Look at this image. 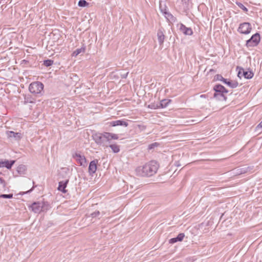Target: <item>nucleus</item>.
<instances>
[{"label": "nucleus", "mask_w": 262, "mask_h": 262, "mask_svg": "<svg viewBox=\"0 0 262 262\" xmlns=\"http://www.w3.org/2000/svg\"><path fill=\"white\" fill-rule=\"evenodd\" d=\"M159 165L156 161H151L136 169V174L140 177H149L157 172Z\"/></svg>", "instance_id": "1"}, {"label": "nucleus", "mask_w": 262, "mask_h": 262, "mask_svg": "<svg viewBox=\"0 0 262 262\" xmlns=\"http://www.w3.org/2000/svg\"><path fill=\"white\" fill-rule=\"evenodd\" d=\"M213 90L214 93L213 98L219 101H225L227 99V97L225 96V94L228 92V91L222 85L217 84L214 86Z\"/></svg>", "instance_id": "2"}, {"label": "nucleus", "mask_w": 262, "mask_h": 262, "mask_svg": "<svg viewBox=\"0 0 262 262\" xmlns=\"http://www.w3.org/2000/svg\"><path fill=\"white\" fill-rule=\"evenodd\" d=\"M107 132L103 133H96L92 135V137L95 143L103 147H108V139H107Z\"/></svg>", "instance_id": "3"}, {"label": "nucleus", "mask_w": 262, "mask_h": 262, "mask_svg": "<svg viewBox=\"0 0 262 262\" xmlns=\"http://www.w3.org/2000/svg\"><path fill=\"white\" fill-rule=\"evenodd\" d=\"M43 87V84L41 82H33L30 84L29 90L30 93L36 95L41 94Z\"/></svg>", "instance_id": "4"}, {"label": "nucleus", "mask_w": 262, "mask_h": 262, "mask_svg": "<svg viewBox=\"0 0 262 262\" xmlns=\"http://www.w3.org/2000/svg\"><path fill=\"white\" fill-rule=\"evenodd\" d=\"M31 210L35 213H38L41 211H44L48 209V205H46L43 202H34L29 206Z\"/></svg>", "instance_id": "5"}, {"label": "nucleus", "mask_w": 262, "mask_h": 262, "mask_svg": "<svg viewBox=\"0 0 262 262\" xmlns=\"http://www.w3.org/2000/svg\"><path fill=\"white\" fill-rule=\"evenodd\" d=\"M216 80L222 81L224 83L227 84L228 86L231 88H236L238 85V83L235 80H228L224 78L221 75L217 74L215 76Z\"/></svg>", "instance_id": "6"}, {"label": "nucleus", "mask_w": 262, "mask_h": 262, "mask_svg": "<svg viewBox=\"0 0 262 262\" xmlns=\"http://www.w3.org/2000/svg\"><path fill=\"white\" fill-rule=\"evenodd\" d=\"M260 40V34L258 33H256L247 40L246 46L247 48L256 47L258 45Z\"/></svg>", "instance_id": "7"}, {"label": "nucleus", "mask_w": 262, "mask_h": 262, "mask_svg": "<svg viewBox=\"0 0 262 262\" xmlns=\"http://www.w3.org/2000/svg\"><path fill=\"white\" fill-rule=\"evenodd\" d=\"M72 157L81 166L85 167L86 166V160L84 155L81 154L80 152H74Z\"/></svg>", "instance_id": "8"}, {"label": "nucleus", "mask_w": 262, "mask_h": 262, "mask_svg": "<svg viewBox=\"0 0 262 262\" xmlns=\"http://www.w3.org/2000/svg\"><path fill=\"white\" fill-rule=\"evenodd\" d=\"M251 29V26L249 23H243L239 25L237 31L240 33L248 34L250 33Z\"/></svg>", "instance_id": "9"}, {"label": "nucleus", "mask_w": 262, "mask_h": 262, "mask_svg": "<svg viewBox=\"0 0 262 262\" xmlns=\"http://www.w3.org/2000/svg\"><path fill=\"white\" fill-rule=\"evenodd\" d=\"M98 160H94L92 161L89 166V172L90 175H93L95 173L97 170V165L98 164Z\"/></svg>", "instance_id": "10"}, {"label": "nucleus", "mask_w": 262, "mask_h": 262, "mask_svg": "<svg viewBox=\"0 0 262 262\" xmlns=\"http://www.w3.org/2000/svg\"><path fill=\"white\" fill-rule=\"evenodd\" d=\"M180 31L185 35H192L193 31L191 28L186 27L183 24H181L179 28Z\"/></svg>", "instance_id": "11"}, {"label": "nucleus", "mask_w": 262, "mask_h": 262, "mask_svg": "<svg viewBox=\"0 0 262 262\" xmlns=\"http://www.w3.org/2000/svg\"><path fill=\"white\" fill-rule=\"evenodd\" d=\"M164 30L163 28H160L157 32V37L160 45H162L165 40Z\"/></svg>", "instance_id": "12"}, {"label": "nucleus", "mask_w": 262, "mask_h": 262, "mask_svg": "<svg viewBox=\"0 0 262 262\" xmlns=\"http://www.w3.org/2000/svg\"><path fill=\"white\" fill-rule=\"evenodd\" d=\"M108 124L111 126H123L127 127L128 125V123L123 120L113 121L108 122Z\"/></svg>", "instance_id": "13"}, {"label": "nucleus", "mask_w": 262, "mask_h": 262, "mask_svg": "<svg viewBox=\"0 0 262 262\" xmlns=\"http://www.w3.org/2000/svg\"><path fill=\"white\" fill-rule=\"evenodd\" d=\"M185 237V234L183 233H179L177 237L171 238L169 240V243L170 244H174L177 242H181L183 241L184 237Z\"/></svg>", "instance_id": "14"}, {"label": "nucleus", "mask_w": 262, "mask_h": 262, "mask_svg": "<svg viewBox=\"0 0 262 262\" xmlns=\"http://www.w3.org/2000/svg\"><path fill=\"white\" fill-rule=\"evenodd\" d=\"M15 160H5V161H3L2 160V164H1V167H5L7 169H10L11 168L13 164L15 163Z\"/></svg>", "instance_id": "15"}, {"label": "nucleus", "mask_w": 262, "mask_h": 262, "mask_svg": "<svg viewBox=\"0 0 262 262\" xmlns=\"http://www.w3.org/2000/svg\"><path fill=\"white\" fill-rule=\"evenodd\" d=\"M68 40L69 41L68 48H73V47L77 46V39L75 36L70 35L68 38Z\"/></svg>", "instance_id": "16"}, {"label": "nucleus", "mask_w": 262, "mask_h": 262, "mask_svg": "<svg viewBox=\"0 0 262 262\" xmlns=\"http://www.w3.org/2000/svg\"><path fill=\"white\" fill-rule=\"evenodd\" d=\"M252 168L250 167H244L243 168H238L236 169V174H242L251 170Z\"/></svg>", "instance_id": "17"}, {"label": "nucleus", "mask_w": 262, "mask_h": 262, "mask_svg": "<svg viewBox=\"0 0 262 262\" xmlns=\"http://www.w3.org/2000/svg\"><path fill=\"white\" fill-rule=\"evenodd\" d=\"M57 190L66 193V181H61L59 182Z\"/></svg>", "instance_id": "18"}, {"label": "nucleus", "mask_w": 262, "mask_h": 262, "mask_svg": "<svg viewBox=\"0 0 262 262\" xmlns=\"http://www.w3.org/2000/svg\"><path fill=\"white\" fill-rule=\"evenodd\" d=\"M85 51V47L83 46L81 48L76 49L74 51L72 54V56L73 57H76L80 53H84Z\"/></svg>", "instance_id": "19"}, {"label": "nucleus", "mask_w": 262, "mask_h": 262, "mask_svg": "<svg viewBox=\"0 0 262 262\" xmlns=\"http://www.w3.org/2000/svg\"><path fill=\"white\" fill-rule=\"evenodd\" d=\"M7 135L9 137H14L16 139H19L21 138V134L18 133H15L13 131H8L7 132Z\"/></svg>", "instance_id": "20"}, {"label": "nucleus", "mask_w": 262, "mask_h": 262, "mask_svg": "<svg viewBox=\"0 0 262 262\" xmlns=\"http://www.w3.org/2000/svg\"><path fill=\"white\" fill-rule=\"evenodd\" d=\"M164 15L165 18L169 21H175L176 20V17L167 11H164Z\"/></svg>", "instance_id": "21"}, {"label": "nucleus", "mask_w": 262, "mask_h": 262, "mask_svg": "<svg viewBox=\"0 0 262 262\" xmlns=\"http://www.w3.org/2000/svg\"><path fill=\"white\" fill-rule=\"evenodd\" d=\"M242 74L247 79H251L254 76V73L251 71H245L244 70Z\"/></svg>", "instance_id": "22"}, {"label": "nucleus", "mask_w": 262, "mask_h": 262, "mask_svg": "<svg viewBox=\"0 0 262 262\" xmlns=\"http://www.w3.org/2000/svg\"><path fill=\"white\" fill-rule=\"evenodd\" d=\"M114 153H118L120 151V146L116 144H109L108 146Z\"/></svg>", "instance_id": "23"}, {"label": "nucleus", "mask_w": 262, "mask_h": 262, "mask_svg": "<svg viewBox=\"0 0 262 262\" xmlns=\"http://www.w3.org/2000/svg\"><path fill=\"white\" fill-rule=\"evenodd\" d=\"M171 102L170 99H163L159 103V106L160 108L166 107L168 104Z\"/></svg>", "instance_id": "24"}, {"label": "nucleus", "mask_w": 262, "mask_h": 262, "mask_svg": "<svg viewBox=\"0 0 262 262\" xmlns=\"http://www.w3.org/2000/svg\"><path fill=\"white\" fill-rule=\"evenodd\" d=\"M106 135H107V139H108L109 143H110V141L112 139L118 140L119 139V136L117 134L107 132Z\"/></svg>", "instance_id": "25"}, {"label": "nucleus", "mask_w": 262, "mask_h": 262, "mask_svg": "<svg viewBox=\"0 0 262 262\" xmlns=\"http://www.w3.org/2000/svg\"><path fill=\"white\" fill-rule=\"evenodd\" d=\"M26 169H27L26 166L25 165L21 164V165H19L17 167L16 170L19 174H21L25 173V172L26 171Z\"/></svg>", "instance_id": "26"}, {"label": "nucleus", "mask_w": 262, "mask_h": 262, "mask_svg": "<svg viewBox=\"0 0 262 262\" xmlns=\"http://www.w3.org/2000/svg\"><path fill=\"white\" fill-rule=\"evenodd\" d=\"M35 99L30 95L26 96L25 97V103H34Z\"/></svg>", "instance_id": "27"}, {"label": "nucleus", "mask_w": 262, "mask_h": 262, "mask_svg": "<svg viewBox=\"0 0 262 262\" xmlns=\"http://www.w3.org/2000/svg\"><path fill=\"white\" fill-rule=\"evenodd\" d=\"M105 213L104 212H100L99 211H96L91 214V216L93 218L99 217L100 214L102 215H104Z\"/></svg>", "instance_id": "28"}, {"label": "nucleus", "mask_w": 262, "mask_h": 262, "mask_svg": "<svg viewBox=\"0 0 262 262\" xmlns=\"http://www.w3.org/2000/svg\"><path fill=\"white\" fill-rule=\"evenodd\" d=\"M89 5V3H88L85 0H79L78 3V6L80 7H85L88 6Z\"/></svg>", "instance_id": "29"}, {"label": "nucleus", "mask_w": 262, "mask_h": 262, "mask_svg": "<svg viewBox=\"0 0 262 262\" xmlns=\"http://www.w3.org/2000/svg\"><path fill=\"white\" fill-rule=\"evenodd\" d=\"M148 107L151 109H157L160 108L159 102L151 103L150 104L148 105Z\"/></svg>", "instance_id": "30"}, {"label": "nucleus", "mask_w": 262, "mask_h": 262, "mask_svg": "<svg viewBox=\"0 0 262 262\" xmlns=\"http://www.w3.org/2000/svg\"><path fill=\"white\" fill-rule=\"evenodd\" d=\"M53 63V60L51 59H46L43 61V65L47 67L52 66Z\"/></svg>", "instance_id": "31"}, {"label": "nucleus", "mask_w": 262, "mask_h": 262, "mask_svg": "<svg viewBox=\"0 0 262 262\" xmlns=\"http://www.w3.org/2000/svg\"><path fill=\"white\" fill-rule=\"evenodd\" d=\"M182 2L185 9H189L190 0H182Z\"/></svg>", "instance_id": "32"}, {"label": "nucleus", "mask_w": 262, "mask_h": 262, "mask_svg": "<svg viewBox=\"0 0 262 262\" xmlns=\"http://www.w3.org/2000/svg\"><path fill=\"white\" fill-rule=\"evenodd\" d=\"M236 4L244 12H247L248 11V9L241 3L236 2Z\"/></svg>", "instance_id": "33"}, {"label": "nucleus", "mask_w": 262, "mask_h": 262, "mask_svg": "<svg viewBox=\"0 0 262 262\" xmlns=\"http://www.w3.org/2000/svg\"><path fill=\"white\" fill-rule=\"evenodd\" d=\"M0 198L3 199H11L13 198V194H2L0 195Z\"/></svg>", "instance_id": "34"}, {"label": "nucleus", "mask_w": 262, "mask_h": 262, "mask_svg": "<svg viewBox=\"0 0 262 262\" xmlns=\"http://www.w3.org/2000/svg\"><path fill=\"white\" fill-rule=\"evenodd\" d=\"M243 70H244V69H243V68H241L239 69V70L238 72L237 76H238L239 78H241L242 76H243V74H243Z\"/></svg>", "instance_id": "35"}, {"label": "nucleus", "mask_w": 262, "mask_h": 262, "mask_svg": "<svg viewBox=\"0 0 262 262\" xmlns=\"http://www.w3.org/2000/svg\"><path fill=\"white\" fill-rule=\"evenodd\" d=\"M157 145H158V143L156 142L150 144L148 145V149H151L154 148L155 147L157 146Z\"/></svg>", "instance_id": "36"}, {"label": "nucleus", "mask_w": 262, "mask_h": 262, "mask_svg": "<svg viewBox=\"0 0 262 262\" xmlns=\"http://www.w3.org/2000/svg\"><path fill=\"white\" fill-rule=\"evenodd\" d=\"M160 9L161 11V12L164 14V11H167V10H166V7L164 6L163 8L162 7V5H161V4L160 3Z\"/></svg>", "instance_id": "37"}, {"label": "nucleus", "mask_w": 262, "mask_h": 262, "mask_svg": "<svg viewBox=\"0 0 262 262\" xmlns=\"http://www.w3.org/2000/svg\"><path fill=\"white\" fill-rule=\"evenodd\" d=\"M128 74V72L122 74L121 75V77L123 79H125L127 77Z\"/></svg>", "instance_id": "38"}, {"label": "nucleus", "mask_w": 262, "mask_h": 262, "mask_svg": "<svg viewBox=\"0 0 262 262\" xmlns=\"http://www.w3.org/2000/svg\"><path fill=\"white\" fill-rule=\"evenodd\" d=\"M138 126L139 128L141 130H143L146 128V127L144 125H138Z\"/></svg>", "instance_id": "39"}, {"label": "nucleus", "mask_w": 262, "mask_h": 262, "mask_svg": "<svg viewBox=\"0 0 262 262\" xmlns=\"http://www.w3.org/2000/svg\"><path fill=\"white\" fill-rule=\"evenodd\" d=\"M259 128H262V121L256 126V129L258 130Z\"/></svg>", "instance_id": "40"}, {"label": "nucleus", "mask_w": 262, "mask_h": 262, "mask_svg": "<svg viewBox=\"0 0 262 262\" xmlns=\"http://www.w3.org/2000/svg\"><path fill=\"white\" fill-rule=\"evenodd\" d=\"M0 184H3L4 187L5 186V182L2 178H0Z\"/></svg>", "instance_id": "41"}, {"label": "nucleus", "mask_w": 262, "mask_h": 262, "mask_svg": "<svg viewBox=\"0 0 262 262\" xmlns=\"http://www.w3.org/2000/svg\"><path fill=\"white\" fill-rule=\"evenodd\" d=\"M29 63V61L27 60H25V59H24L23 60H21V64H27V63Z\"/></svg>", "instance_id": "42"}, {"label": "nucleus", "mask_w": 262, "mask_h": 262, "mask_svg": "<svg viewBox=\"0 0 262 262\" xmlns=\"http://www.w3.org/2000/svg\"><path fill=\"white\" fill-rule=\"evenodd\" d=\"M34 187H33L31 189H30V190H28L27 191H26L25 192V193H30L31 192V191H33V189H34Z\"/></svg>", "instance_id": "43"}, {"label": "nucleus", "mask_w": 262, "mask_h": 262, "mask_svg": "<svg viewBox=\"0 0 262 262\" xmlns=\"http://www.w3.org/2000/svg\"><path fill=\"white\" fill-rule=\"evenodd\" d=\"M72 75H73V77H74L75 78H76V79H77V78H78V77H77V75H76V74H70V77H71V78H72V76H71Z\"/></svg>", "instance_id": "44"}, {"label": "nucleus", "mask_w": 262, "mask_h": 262, "mask_svg": "<svg viewBox=\"0 0 262 262\" xmlns=\"http://www.w3.org/2000/svg\"><path fill=\"white\" fill-rule=\"evenodd\" d=\"M200 97H201V98H206V95H204H204H201L200 96Z\"/></svg>", "instance_id": "45"}, {"label": "nucleus", "mask_w": 262, "mask_h": 262, "mask_svg": "<svg viewBox=\"0 0 262 262\" xmlns=\"http://www.w3.org/2000/svg\"><path fill=\"white\" fill-rule=\"evenodd\" d=\"M68 182H69V181L67 180V181H66L67 184L68 183Z\"/></svg>", "instance_id": "46"}]
</instances>
